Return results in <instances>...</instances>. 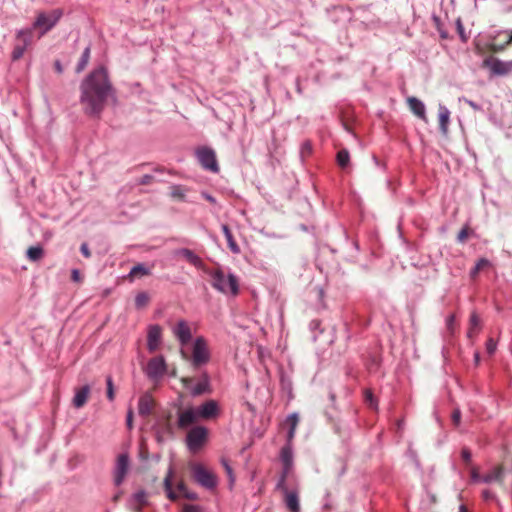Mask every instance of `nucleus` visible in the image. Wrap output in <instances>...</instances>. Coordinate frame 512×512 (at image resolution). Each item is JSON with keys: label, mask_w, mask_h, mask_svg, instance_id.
Listing matches in <instances>:
<instances>
[{"label": "nucleus", "mask_w": 512, "mask_h": 512, "mask_svg": "<svg viewBox=\"0 0 512 512\" xmlns=\"http://www.w3.org/2000/svg\"><path fill=\"white\" fill-rule=\"evenodd\" d=\"M489 265V261L485 258H481L477 263H476V267H477V270H482L484 269V267L488 266Z\"/></svg>", "instance_id": "nucleus-50"}, {"label": "nucleus", "mask_w": 512, "mask_h": 512, "mask_svg": "<svg viewBox=\"0 0 512 512\" xmlns=\"http://www.w3.org/2000/svg\"><path fill=\"white\" fill-rule=\"evenodd\" d=\"M106 384H107V398L110 401H113L114 397H115V392H114V385H113V380H112L111 376H108L106 378Z\"/></svg>", "instance_id": "nucleus-40"}, {"label": "nucleus", "mask_w": 512, "mask_h": 512, "mask_svg": "<svg viewBox=\"0 0 512 512\" xmlns=\"http://www.w3.org/2000/svg\"><path fill=\"white\" fill-rule=\"evenodd\" d=\"M483 67L488 68L493 76H506L512 73V60L504 61L495 57L483 60Z\"/></svg>", "instance_id": "nucleus-7"}, {"label": "nucleus", "mask_w": 512, "mask_h": 512, "mask_svg": "<svg viewBox=\"0 0 512 512\" xmlns=\"http://www.w3.org/2000/svg\"><path fill=\"white\" fill-rule=\"evenodd\" d=\"M482 496H483L484 500H486V501L494 498L493 493L488 489H486L482 492Z\"/></svg>", "instance_id": "nucleus-56"}, {"label": "nucleus", "mask_w": 512, "mask_h": 512, "mask_svg": "<svg viewBox=\"0 0 512 512\" xmlns=\"http://www.w3.org/2000/svg\"><path fill=\"white\" fill-rule=\"evenodd\" d=\"M177 490H178L179 494L183 495L184 493H187L188 488L183 481H180L177 484Z\"/></svg>", "instance_id": "nucleus-51"}, {"label": "nucleus", "mask_w": 512, "mask_h": 512, "mask_svg": "<svg viewBox=\"0 0 512 512\" xmlns=\"http://www.w3.org/2000/svg\"><path fill=\"white\" fill-rule=\"evenodd\" d=\"M25 51H26V48H24L20 44L15 43L14 49L12 51L13 60L20 59L24 55Z\"/></svg>", "instance_id": "nucleus-41"}, {"label": "nucleus", "mask_w": 512, "mask_h": 512, "mask_svg": "<svg viewBox=\"0 0 512 512\" xmlns=\"http://www.w3.org/2000/svg\"><path fill=\"white\" fill-rule=\"evenodd\" d=\"M469 234H470V230L469 228L466 226V227H463L458 235H457V240L460 242V243H464L468 237H469Z\"/></svg>", "instance_id": "nucleus-42"}, {"label": "nucleus", "mask_w": 512, "mask_h": 512, "mask_svg": "<svg viewBox=\"0 0 512 512\" xmlns=\"http://www.w3.org/2000/svg\"><path fill=\"white\" fill-rule=\"evenodd\" d=\"M453 325H454V316L451 315L448 320H447V326H448V329H450L451 331L453 330Z\"/></svg>", "instance_id": "nucleus-61"}, {"label": "nucleus", "mask_w": 512, "mask_h": 512, "mask_svg": "<svg viewBox=\"0 0 512 512\" xmlns=\"http://www.w3.org/2000/svg\"><path fill=\"white\" fill-rule=\"evenodd\" d=\"M364 399L370 408L377 409L378 403L371 390L367 389L364 391Z\"/></svg>", "instance_id": "nucleus-38"}, {"label": "nucleus", "mask_w": 512, "mask_h": 512, "mask_svg": "<svg viewBox=\"0 0 512 512\" xmlns=\"http://www.w3.org/2000/svg\"><path fill=\"white\" fill-rule=\"evenodd\" d=\"M134 502L138 509H141L146 504V493L140 490L133 495Z\"/></svg>", "instance_id": "nucleus-37"}, {"label": "nucleus", "mask_w": 512, "mask_h": 512, "mask_svg": "<svg viewBox=\"0 0 512 512\" xmlns=\"http://www.w3.org/2000/svg\"><path fill=\"white\" fill-rule=\"evenodd\" d=\"M335 147L339 149L336 156L337 164L342 169L347 168L350 163L349 151L346 148L342 147V143L340 142L335 143Z\"/></svg>", "instance_id": "nucleus-21"}, {"label": "nucleus", "mask_w": 512, "mask_h": 512, "mask_svg": "<svg viewBox=\"0 0 512 512\" xmlns=\"http://www.w3.org/2000/svg\"><path fill=\"white\" fill-rule=\"evenodd\" d=\"M154 399L150 395H144L139 400V414L143 416L150 415L154 408Z\"/></svg>", "instance_id": "nucleus-20"}, {"label": "nucleus", "mask_w": 512, "mask_h": 512, "mask_svg": "<svg viewBox=\"0 0 512 512\" xmlns=\"http://www.w3.org/2000/svg\"><path fill=\"white\" fill-rule=\"evenodd\" d=\"M311 144L310 143H304L302 147V154H310L311 153Z\"/></svg>", "instance_id": "nucleus-58"}, {"label": "nucleus", "mask_w": 512, "mask_h": 512, "mask_svg": "<svg viewBox=\"0 0 512 512\" xmlns=\"http://www.w3.org/2000/svg\"><path fill=\"white\" fill-rule=\"evenodd\" d=\"M507 30H494V31H491L487 34V48L494 52L493 49L491 48V46L493 45V43H497L496 42V39L500 36V35H503L505 34Z\"/></svg>", "instance_id": "nucleus-35"}, {"label": "nucleus", "mask_w": 512, "mask_h": 512, "mask_svg": "<svg viewBox=\"0 0 512 512\" xmlns=\"http://www.w3.org/2000/svg\"><path fill=\"white\" fill-rule=\"evenodd\" d=\"M122 495H123V491H121V490H120V491H118V492L113 496L112 501H113V502H115V503H116V502H118V501L120 500V498L122 497Z\"/></svg>", "instance_id": "nucleus-62"}, {"label": "nucleus", "mask_w": 512, "mask_h": 512, "mask_svg": "<svg viewBox=\"0 0 512 512\" xmlns=\"http://www.w3.org/2000/svg\"><path fill=\"white\" fill-rule=\"evenodd\" d=\"M153 179L154 178L151 175H144V176H142L140 178L139 184H141V185H148V184L152 183Z\"/></svg>", "instance_id": "nucleus-48"}, {"label": "nucleus", "mask_w": 512, "mask_h": 512, "mask_svg": "<svg viewBox=\"0 0 512 512\" xmlns=\"http://www.w3.org/2000/svg\"><path fill=\"white\" fill-rule=\"evenodd\" d=\"M481 330V320L478 314L473 311L470 315L469 319V328L467 332V336L470 339H473Z\"/></svg>", "instance_id": "nucleus-23"}, {"label": "nucleus", "mask_w": 512, "mask_h": 512, "mask_svg": "<svg viewBox=\"0 0 512 512\" xmlns=\"http://www.w3.org/2000/svg\"><path fill=\"white\" fill-rule=\"evenodd\" d=\"M452 422L455 426H458L460 424L461 419V412L459 409H455L452 413Z\"/></svg>", "instance_id": "nucleus-46"}, {"label": "nucleus", "mask_w": 512, "mask_h": 512, "mask_svg": "<svg viewBox=\"0 0 512 512\" xmlns=\"http://www.w3.org/2000/svg\"><path fill=\"white\" fill-rule=\"evenodd\" d=\"M33 42V32L32 29H22L19 30L16 34V44H20L24 48H28Z\"/></svg>", "instance_id": "nucleus-22"}, {"label": "nucleus", "mask_w": 512, "mask_h": 512, "mask_svg": "<svg viewBox=\"0 0 512 512\" xmlns=\"http://www.w3.org/2000/svg\"><path fill=\"white\" fill-rule=\"evenodd\" d=\"M485 483L497 482L500 485L504 484V467L503 465L496 466L491 472L482 477Z\"/></svg>", "instance_id": "nucleus-17"}, {"label": "nucleus", "mask_w": 512, "mask_h": 512, "mask_svg": "<svg viewBox=\"0 0 512 512\" xmlns=\"http://www.w3.org/2000/svg\"><path fill=\"white\" fill-rule=\"evenodd\" d=\"M165 372L166 362L162 356L154 357L147 363L146 374L149 378L156 380L162 377Z\"/></svg>", "instance_id": "nucleus-9"}, {"label": "nucleus", "mask_w": 512, "mask_h": 512, "mask_svg": "<svg viewBox=\"0 0 512 512\" xmlns=\"http://www.w3.org/2000/svg\"><path fill=\"white\" fill-rule=\"evenodd\" d=\"M209 389V378L206 374L202 376V379L194 386L191 390L193 396L201 395L207 392Z\"/></svg>", "instance_id": "nucleus-27"}, {"label": "nucleus", "mask_w": 512, "mask_h": 512, "mask_svg": "<svg viewBox=\"0 0 512 512\" xmlns=\"http://www.w3.org/2000/svg\"><path fill=\"white\" fill-rule=\"evenodd\" d=\"M172 414L167 413L161 420H159V426L163 429L164 432L168 434L173 433V426H172Z\"/></svg>", "instance_id": "nucleus-32"}, {"label": "nucleus", "mask_w": 512, "mask_h": 512, "mask_svg": "<svg viewBox=\"0 0 512 512\" xmlns=\"http://www.w3.org/2000/svg\"><path fill=\"white\" fill-rule=\"evenodd\" d=\"M222 466L224 467V470L228 476L229 479V487L232 489L234 483H235V475L233 472V469L229 463V461L226 458L221 459Z\"/></svg>", "instance_id": "nucleus-33"}, {"label": "nucleus", "mask_w": 512, "mask_h": 512, "mask_svg": "<svg viewBox=\"0 0 512 512\" xmlns=\"http://www.w3.org/2000/svg\"><path fill=\"white\" fill-rule=\"evenodd\" d=\"M90 390L91 389L89 385H84L83 387L76 389L74 398L72 400L75 408H81L87 403Z\"/></svg>", "instance_id": "nucleus-16"}, {"label": "nucleus", "mask_w": 512, "mask_h": 512, "mask_svg": "<svg viewBox=\"0 0 512 512\" xmlns=\"http://www.w3.org/2000/svg\"><path fill=\"white\" fill-rule=\"evenodd\" d=\"M281 461L283 463V470L285 471V474H289L290 470L293 466V453H292V447L291 443H287L282 449H281Z\"/></svg>", "instance_id": "nucleus-18"}, {"label": "nucleus", "mask_w": 512, "mask_h": 512, "mask_svg": "<svg viewBox=\"0 0 512 512\" xmlns=\"http://www.w3.org/2000/svg\"><path fill=\"white\" fill-rule=\"evenodd\" d=\"M173 333L175 337L180 341L182 346L187 345L192 338L190 326L185 320H180L177 322L173 328Z\"/></svg>", "instance_id": "nucleus-13"}, {"label": "nucleus", "mask_w": 512, "mask_h": 512, "mask_svg": "<svg viewBox=\"0 0 512 512\" xmlns=\"http://www.w3.org/2000/svg\"><path fill=\"white\" fill-rule=\"evenodd\" d=\"M180 354L182 359L191 362L194 369L201 367L202 365L208 363L210 360L208 345L203 337L196 338L193 344L191 356H189V354L183 348H181Z\"/></svg>", "instance_id": "nucleus-3"}, {"label": "nucleus", "mask_w": 512, "mask_h": 512, "mask_svg": "<svg viewBox=\"0 0 512 512\" xmlns=\"http://www.w3.org/2000/svg\"><path fill=\"white\" fill-rule=\"evenodd\" d=\"M174 255L183 257L190 264H192L193 266H195L196 268H198L202 271H204V269L207 268L206 265L204 264V262L202 261V259L199 256H197L190 249H187V248L177 249L174 251Z\"/></svg>", "instance_id": "nucleus-14"}, {"label": "nucleus", "mask_w": 512, "mask_h": 512, "mask_svg": "<svg viewBox=\"0 0 512 512\" xmlns=\"http://www.w3.org/2000/svg\"><path fill=\"white\" fill-rule=\"evenodd\" d=\"M286 422L289 424V431H288V434H287V442L291 443L292 440L294 439L296 428H297V425L299 423V416H298V414L297 413L290 414L287 417Z\"/></svg>", "instance_id": "nucleus-25"}, {"label": "nucleus", "mask_w": 512, "mask_h": 512, "mask_svg": "<svg viewBox=\"0 0 512 512\" xmlns=\"http://www.w3.org/2000/svg\"><path fill=\"white\" fill-rule=\"evenodd\" d=\"M89 58H90V48L87 47L83 51L81 59L77 65V72L82 71L86 67V65L88 64Z\"/></svg>", "instance_id": "nucleus-39"}, {"label": "nucleus", "mask_w": 512, "mask_h": 512, "mask_svg": "<svg viewBox=\"0 0 512 512\" xmlns=\"http://www.w3.org/2000/svg\"><path fill=\"white\" fill-rule=\"evenodd\" d=\"M471 478L473 481L482 480V478L479 475V470L477 468H472L471 470Z\"/></svg>", "instance_id": "nucleus-52"}, {"label": "nucleus", "mask_w": 512, "mask_h": 512, "mask_svg": "<svg viewBox=\"0 0 512 512\" xmlns=\"http://www.w3.org/2000/svg\"><path fill=\"white\" fill-rule=\"evenodd\" d=\"M425 106L424 104L418 100V118L424 119Z\"/></svg>", "instance_id": "nucleus-53"}, {"label": "nucleus", "mask_w": 512, "mask_h": 512, "mask_svg": "<svg viewBox=\"0 0 512 512\" xmlns=\"http://www.w3.org/2000/svg\"><path fill=\"white\" fill-rule=\"evenodd\" d=\"M196 156L201 166L213 173H218L220 168L216 160L214 150L208 147H199L196 150Z\"/></svg>", "instance_id": "nucleus-8"}, {"label": "nucleus", "mask_w": 512, "mask_h": 512, "mask_svg": "<svg viewBox=\"0 0 512 512\" xmlns=\"http://www.w3.org/2000/svg\"><path fill=\"white\" fill-rule=\"evenodd\" d=\"M133 412L130 410L127 414V426L132 428Z\"/></svg>", "instance_id": "nucleus-59"}, {"label": "nucleus", "mask_w": 512, "mask_h": 512, "mask_svg": "<svg viewBox=\"0 0 512 512\" xmlns=\"http://www.w3.org/2000/svg\"><path fill=\"white\" fill-rule=\"evenodd\" d=\"M189 468L192 472V478L202 487L214 489L217 486V476L202 464L190 463Z\"/></svg>", "instance_id": "nucleus-5"}, {"label": "nucleus", "mask_w": 512, "mask_h": 512, "mask_svg": "<svg viewBox=\"0 0 512 512\" xmlns=\"http://www.w3.org/2000/svg\"><path fill=\"white\" fill-rule=\"evenodd\" d=\"M438 118L440 128H446L449 124L450 111L445 106L440 105L438 110Z\"/></svg>", "instance_id": "nucleus-30"}, {"label": "nucleus", "mask_w": 512, "mask_h": 512, "mask_svg": "<svg viewBox=\"0 0 512 512\" xmlns=\"http://www.w3.org/2000/svg\"><path fill=\"white\" fill-rule=\"evenodd\" d=\"M80 251L83 254L84 257L89 258L91 256V252L89 250V247L87 243H82L80 247Z\"/></svg>", "instance_id": "nucleus-49"}, {"label": "nucleus", "mask_w": 512, "mask_h": 512, "mask_svg": "<svg viewBox=\"0 0 512 512\" xmlns=\"http://www.w3.org/2000/svg\"><path fill=\"white\" fill-rule=\"evenodd\" d=\"M199 420L195 408L189 407L185 410H178L177 427L179 429H186Z\"/></svg>", "instance_id": "nucleus-11"}, {"label": "nucleus", "mask_w": 512, "mask_h": 512, "mask_svg": "<svg viewBox=\"0 0 512 512\" xmlns=\"http://www.w3.org/2000/svg\"><path fill=\"white\" fill-rule=\"evenodd\" d=\"M26 254L30 261L35 262L43 257L44 251L41 246H31L27 249Z\"/></svg>", "instance_id": "nucleus-29"}, {"label": "nucleus", "mask_w": 512, "mask_h": 512, "mask_svg": "<svg viewBox=\"0 0 512 512\" xmlns=\"http://www.w3.org/2000/svg\"><path fill=\"white\" fill-rule=\"evenodd\" d=\"M129 470V458L127 454H120L117 457L115 470H114V484L120 486Z\"/></svg>", "instance_id": "nucleus-10"}, {"label": "nucleus", "mask_w": 512, "mask_h": 512, "mask_svg": "<svg viewBox=\"0 0 512 512\" xmlns=\"http://www.w3.org/2000/svg\"><path fill=\"white\" fill-rule=\"evenodd\" d=\"M63 16V10L60 8L49 11H40L37 13L33 23V29L37 30L39 37H42L60 21Z\"/></svg>", "instance_id": "nucleus-4"}, {"label": "nucleus", "mask_w": 512, "mask_h": 512, "mask_svg": "<svg viewBox=\"0 0 512 512\" xmlns=\"http://www.w3.org/2000/svg\"><path fill=\"white\" fill-rule=\"evenodd\" d=\"M505 35L507 36L506 41L503 43H493L491 48L494 52H502L504 51L510 44H512V30H507L505 32Z\"/></svg>", "instance_id": "nucleus-31"}, {"label": "nucleus", "mask_w": 512, "mask_h": 512, "mask_svg": "<svg viewBox=\"0 0 512 512\" xmlns=\"http://www.w3.org/2000/svg\"><path fill=\"white\" fill-rule=\"evenodd\" d=\"M111 93V85L104 68L94 70L81 85V103L87 114L97 115Z\"/></svg>", "instance_id": "nucleus-1"}, {"label": "nucleus", "mask_w": 512, "mask_h": 512, "mask_svg": "<svg viewBox=\"0 0 512 512\" xmlns=\"http://www.w3.org/2000/svg\"><path fill=\"white\" fill-rule=\"evenodd\" d=\"M73 280L77 281L79 279V272L77 270H73L72 272Z\"/></svg>", "instance_id": "nucleus-63"}, {"label": "nucleus", "mask_w": 512, "mask_h": 512, "mask_svg": "<svg viewBox=\"0 0 512 512\" xmlns=\"http://www.w3.org/2000/svg\"><path fill=\"white\" fill-rule=\"evenodd\" d=\"M287 476H288V474H285V471L283 470L282 476H281L279 482L277 483V489L283 491L284 494H285V489H287L285 486V481H286Z\"/></svg>", "instance_id": "nucleus-44"}, {"label": "nucleus", "mask_w": 512, "mask_h": 512, "mask_svg": "<svg viewBox=\"0 0 512 512\" xmlns=\"http://www.w3.org/2000/svg\"><path fill=\"white\" fill-rule=\"evenodd\" d=\"M284 502L290 512H300L299 497L295 491L285 489Z\"/></svg>", "instance_id": "nucleus-19"}, {"label": "nucleus", "mask_w": 512, "mask_h": 512, "mask_svg": "<svg viewBox=\"0 0 512 512\" xmlns=\"http://www.w3.org/2000/svg\"><path fill=\"white\" fill-rule=\"evenodd\" d=\"M181 382L184 385V387L189 388L191 383L193 382V378H191V377H183V378H181Z\"/></svg>", "instance_id": "nucleus-57"}, {"label": "nucleus", "mask_w": 512, "mask_h": 512, "mask_svg": "<svg viewBox=\"0 0 512 512\" xmlns=\"http://www.w3.org/2000/svg\"><path fill=\"white\" fill-rule=\"evenodd\" d=\"M151 274L150 269L145 267L143 264L135 265L129 272L128 278L133 281L135 278L148 276Z\"/></svg>", "instance_id": "nucleus-26"}, {"label": "nucleus", "mask_w": 512, "mask_h": 512, "mask_svg": "<svg viewBox=\"0 0 512 512\" xmlns=\"http://www.w3.org/2000/svg\"><path fill=\"white\" fill-rule=\"evenodd\" d=\"M461 456H462L463 461L466 464L470 463L472 456H471V452L468 449H466V448L462 449Z\"/></svg>", "instance_id": "nucleus-47"}, {"label": "nucleus", "mask_w": 512, "mask_h": 512, "mask_svg": "<svg viewBox=\"0 0 512 512\" xmlns=\"http://www.w3.org/2000/svg\"><path fill=\"white\" fill-rule=\"evenodd\" d=\"M182 496L189 500H197L198 499V495L195 492H190L189 490L187 491V493H184Z\"/></svg>", "instance_id": "nucleus-54"}, {"label": "nucleus", "mask_w": 512, "mask_h": 512, "mask_svg": "<svg viewBox=\"0 0 512 512\" xmlns=\"http://www.w3.org/2000/svg\"><path fill=\"white\" fill-rule=\"evenodd\" d=\"M172 475L173 470L170 468L164 479V488L165 491L167 492V497L170 500L175 501L178 498V495L172 489Z\"/></svg>", "instance_id": "nucleus-28"}, {"label": "nucleus", "mask_w": 512, "mask_h": 512, "mask_svg": "<svg viewBox=\"0 0 512 512\" xmlns=\"http://www.w3.org/2000/svg\"><path fill=\"white\" fill-rule=\"evenodd\" d=\"M150 297L146 292H140L135 297V306L138 309L144 308L148 305Z\"/></svg>", "instance_id": "nucleus-34"}, {"label": "nucleus", "mask_w": 512, "mask_h": 512, "mask_svg": "<svg viewBox=\"0 0 512 512\" xmlns=\"http://www.w3.org/2000/svg\"><path fill=\"white\" fill-rule=\"evenodd\" d=\"M486 350H487V352H488L490 355H491V354H493V353L495 352V350H496V343H495V341H494L492 338H490V339H488V340H487V343H486Z\"/></svg>", "instance_id": "nucleus-45"}, {"label": "nucleus", "mask_w": 512, "mask_h": 512, "mask_svg": "<svg viewBox=\"0 0 512 512\" xmlns=\"http://www.w3.org/2000/svg\"><path fill=\"white\" fill-rule=\"evenodd\" d=\"M202 196H203L207 201H209L210 203H212V204H215V203H216V199H215L213 196H211V195H209V194H207V193H203V194H202Z\"/></svg>", "instance_id": "nucleus-60"}, {"label": "nucleus", "mask_w": 512, "mask_h": 512, "mask_svg": "<svg viewBox=\"0 0 512 512\" xmlns=\"http://www.w3.org/2000/svg\"><path fill=\"white\" fill-rule=\"evenodd\" d=\"M408 103H409V106H410V109L412 110V112L416 114V98L410 97L408 99Z\"/></svg>", "instance_id": "nucleus-55"}, {"label": "nucleus", "mask_w": 512, "mask_h": 512, "mask_svg": "<svg viewBox=\"0 0 512 512\" xmlns=\"http://www.w3.org/2000/svg\"><path fill=\"white\" fill-rule=\"evenodd\" d=\"M182 512H203V510L198 505L185 504L182 507Z\"/></svg>", "instance_id": "nucleus-43"}, {"label": "nucleus", "mask_w": 512, "mask_h": 512, "mask_svg": "<svg viewBox=\"0 0 512 512\" xmlns=\"http://www.w3.org/2000/svg\"><path fill=\"white\" fill-rule=\"evenodd\" d=\"M161 333V327L158 325H154L149 328L147 346L151 353L155 352L158 349V346L161 341Z\"/></svg>", "instance_id": "nucleus-15"}, {"label": "nucleus", "mask_w": 512, "mask_h": 512, "mask_svg": "<svg viewBox=\"0 0 512 512\" xmlns=\"http://www.w3.org/2000/svg\"><path fill=\"white\" fill-rule=\"evenodd\" d=\"M198 418L209 420L216 418L219 414V406L215 400H208L196 408Z\"/></svg>", "instance_id": "nucleus-12"}, {"label": "nucleus", "mask_w": 512, "mask_h": 512, "mask_svg": "<svg viewBox=\"0 0 512 512\" xmlns=\"http://www.w3.org/2000/svg\"><path fill=\"white\" fill-rule=\"evenodd\" d=\"M203 272L211 277V285L217 291L232 296L239 294V281L235 275L225 274L219 267L214 270L206 268Z\"/></svg>", "instance_id": "nucleus-2"}, {"label": "nucleus", "mask_w": 512, "mask_h": 512, "mask_svg": "<svg viewBox=\"0 0 512 512\" xmlns=\"http://www.w3.org/2000/svg\"><path fill=\"white\" fill-rule=\"evenodd\" d=\"M480 272V270H477V267L475 266L471 271V277L475 278L476 275Z\"/></svg>", "instance_id": "nucleus-64"}, {"label": "nucleus", "mask_w": 512, "mask_h": 512, "mask_svg": "<svg viewBox=\"0 0 512 512\" xmlns=\"http://www.w3.org/2000/svg\"><path fill=\"white\" fill-rule=\"evenodd\" d=\"M170 195L172 198L183 201L185 198V189L181 185H173L171 186Z\"/></svg>", "instance_id": "nucleus-36"}, {"label": "nucleus", "mask_w": 512, "mask_h": 512, "mask_svg": "<svg viewBox=\"0 0 512 512\" xmlns=\"http://www.w3.org/2000/svg\"><path fill=\"white\" fill-rule=\"evenodd\" d=\"M208 439V429L203 426L191 428L186 437V443L189 450L193 453L198 452Z\"/></svg>", "instance_id": "nucleus-6"}, {"label": "nucleus", "mask_w": 512, "mask_h": 512, "mask_svg": "<svg viewBox=\"0 0 512 512\" xmlns=\"http://www.w3.org/2000/svg\"><path fill=\"white\" fill-rule=\"evenodd\" d=\"M222 231L224 233V236H225V238L227 240V243H228V247L231 250V252L234 253V254H239L240 253V247L236 243V241H235V239L233 237V234H232L230 228L228 227V225L223 224L222 225Z\"/></svg>", "instance_id": "nucleus-24"}]
</instances>
